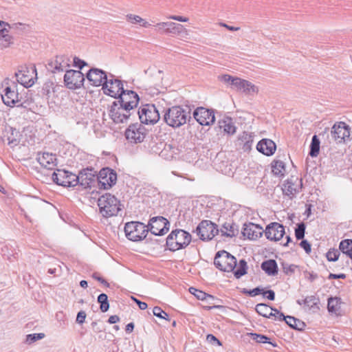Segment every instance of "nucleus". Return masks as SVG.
I'll return each instance as SVG.
<instances>
[{
  "label": "nucleus",
  "instance_id": "a18cd8bd",
  "mask_svg": "<svg viewBox=\"0 0 352 352\" xmlns=\"http://www.w3.org/2000/svg\"><path fill=\"white\" fill-rule=\"evenodd\" d=\"M44 337L45 334L43 333L28 334L26 336L25 341L28 344H32L37 340L43 339Z\"/></svg>",
  "mask_w": 352,
  "mask_h": 352
},
{
  "label": "nucleus",
  "instance_id": "412c9836",
  "mask_svg": "<svg viewBox=\"0 0 352 352\" xmlns=\"http://www.w3.org/2000/svg\"><path fill=\"white\" fill-rule=\"evenodd\" d=\"M265 234L269 240L280 241L285 234V227L276 222L272 223L266 227Z\"/></svg>",
  "mask_w": 352,
  "mask_h": 352
},
{
  "label": "nucleus",
  "instance_id": "3c124183",
  "mask_svg": "<svg viewBox=\"0 0 352 352\" xmlns=\"http://www.w3.org/2000/svg\"><path fill=\"white\" fill-rule=\"evenodd\" d=\"M206 340L208 342H210V344H217L218 346H221L222 345V343L221 342V341L219 340H218L214 336H213L212 334H208L206 337Z\"/></svg>",
  "mask_w": 352,
  "mask_h": 352
},
{
  "label": "nucleus",
  "instance_id": "864d4df0",
  "mask_svg": "<svg viewBox=\"0 0 352 352\" xmlns=\"http://www.w3.org/2000/svg\"><path fill=\"white\" fill-rule=\"evenodd\" d=\"M300 247L302 248H303L305 250V251L307 254L311 252V245L309 244V243L307 240H302L300 242Z\"/></svg>",
  "mask_w": 352,
  "mask_h": 352
},
{
  "label": "nucleus",
  "instance_id": "0eeeda50",
  "mask_svg": "<svg viewBox=\"0 0 352 352\" xmlns=\"http://www.w3.org/2000/svg\"><path fill=\"white\" fill-rule=\"evenodd\" d=\"M148 232L147 226L138 221L128 222L124 226V232L126 238L133 241H138L144 239Z\"/></svg>",
  "mask_w": 352,
  "mask_h": 352
},
{
  "label": "nucleus",
  "instance_id": "58836bf2",
  "mask_svg": "<svg viewBox=\"0 0 352 352\" xmlns=\"http://www.w3.org/2000/svg\"><path fill=\"white\" fill-rule=\"evenodd\" d=\"M320 151V140L318 138V136L316 135H314L312 137L311 145H310V152L309 155L311 157H316Z\"/></svg>",
  "mask_w": 352,
  "mask_h": 352
},
{
  "label": "nucleus",
  "instance_id": "2eb2a0df",
  "mask_svg": "<svg viewBox=\"0 0 352 352\" xmlns=\"http://www.w3.org/2000/svg\"><path fill=\"white\" fill-rule=\"evenodd\" d=\"M85 77L82 72L76 70H67L64 76V82L67 88L75 89L83 85Z\"/></svg>",
  "mask_w": 352,
  "mask_h": 352
},
{
  "label": "nucleus",
  "instance_id": "c85d7f7f",
  "mask_svg": "<svg viewBox=\"0 0 352 352\" xmlns=\"http://www.w3.org/2000/svg\"><path fill=\"white\" fill-rule=\"evenodd\" d=\"M29 70L19 71L16 73V80L25 87H30L34 83L33 78L29 75Z\"/></svg>",
  "mask_w": 352,
  "mask_h": 352
},
{
  "label": "nucleus",
  "instance_id": "a878e982",
  "mask_svg": "<svg viewBox=\"0 0 352 352\" xmlns=\"http://www.w3.org/2000/svg\"><path fill=\"white\" fill-rule=\"evenodd\" d=\"M242 234L249 239L256 240L262 236V228L254 223L245 224Z\"/></svg>",
  "mask_w": 352,
  "mask_h": 352
},
{
  "label": "nucleus",
  "instance_id": "c03bdc74",
  "mask_svg": "<svg viewBox=\"0 0 352 352\" xmlns=\"http://www.w3.org/2000/svg\"><path fill=\"white\" fill-rule=\"evenodd\" d=\"M250 337L252 338V340H255L256 342H258V343H270L273 346H276V344H273L272 342H270V338L264 335H260V334H257V333H251L250 334Z\"/></svg>",
  "mask_w": 352,
  "mask_h": 352
},
{
  "label": "nucleus",
  "instance_id": "338daca9",
  "mask_svg": "<svg viewBox=\"0 0 352 352\" xmlns=\"http://www.w3.org/2000/svg\"><path fill=\"white\" fill-rule=\"evenodd\" d=\"M133 328H134V324L133 323L131 322V323H129L126 327V331L127 332H131L133 330Z\"/></svg>",
  "mask_w": 352,
  "mask_h": 352
},
{
  "label": "nucleus",
  "instance_id": "423d86ee",
  "mask_svg": "<svg viewBox=\"0 0 352 352\" xmlns=\"http://www.w3.org/2000/svg\"><path fill=\"white\" fill-rule=\"evenodd\" d=\"M135 110L114 101L109 109V115L115 123L126 122Z\"/></svg>",
  "mask_w": 352,
  "mask_h": 352
},
{
  "label": "nucleus",
  "instance_id": "c9c22d12",
  "mask_svg": "<svg viewBox=\"0 0 352 352\" xmlns=\"http://www.w3.org/2000/svg\"><path fill=\"white\" fill-rule=\"evenodd\" d=\"M274 309L265 304L261 303L256 306V312L264 317L270 318L272 316Z\"/></svg>",
  "mask_w": 352,
  "mask_h": 352
},
{
  "label": "nucleus",
  "instance_id": "bf43d9fd",
  "mask_svg": "<svg viewBox=\"0 0 352 352\" xmlns=\"http://www.w3.org/2000/svg\"><path fill=\"white\" fill-rule=\"evenodd\" d=\"M132 298L138 305V307L141 310H144L148 307V305L146 302H142L135 298Z\"/></svg>",
  "mask_w": 352,
  "mask_h": 352
},
{
  "label": "nucleus",
  "instance_id": "37998d69",
  "mask_svg": "<svg viewBox=\"0 0 352 352\" xmlns=\"http://www.w3.org/2000/svg\"><path fill=\"white\" fill-rule=\"evenodd\" d=\"M236 78L237 77L232 76L229 74H223L218 76V80L225 84L230 85L231 88L232 89Z\"/></svg>",
  "mask_w": 352,
  "mask_h": 352
},
{
  "label": "nucleus",
  "instance_id": "f3484780",
  "mask_svg": "<svg viewBox=\"0 0 352 352\" xmlns=\"http://www.w3.org/2000/svg\"><path fill=\"white\" fill-rule=\"evenodd\" d=\"M98 179L100 188L108 189L116 183L117 175L112 169L104 168L99 172Z\"/></svg>",
  "mask_w": 352,
  "mask_h": 352
},
{
  "label": "nucleus",
  "instance_id": "ea45409f",
  "mask_svg": "<svg viewBox=\"0 0 352 352\" xmlns=\"http://www.w3.org/2000/svg\"><path fill=\"white\" fill-rule=\"evenodd\" d=\"M221 232L222 235L232 237L236 235V230L234 225L230 223H226L223 225Z\"/></svg>",
  "mask_w": 352,
  "mask_h": 352
},
{
  "label": "nucleus",
  "instance_id": "13d9d810",
  "mask_svg": "<svg viewBox=\"0 0 352 352\" xmlns=\"http://www.w3.org/2000/svg\"><path fill=\"white\" fill-rule=\"evenodd\" d=\"M7 140L8 144L12 147L16 146L19 143V141L17 138H12L10 136L7 137Z\"/></svg>",
  "mask_w": 352,
  "mask_h": 352
},
{
  "label": "nucleus",
  "instance_id": "e433bc0d",
  "mask_svg": "<svg viewBox=\"0 0 352 352\" xmlns=\"http://www.w3.org/2000/svg\"><path fill=\"white\" fill-rule=\"evenodd\" d=\"M340 250L348 255L352 259V240L344 239L342 241L339 246Z\"/></svg>",
  "mask_w": 352,
  "mask_h": 352
},
{
  "label": "nucleus",
  "instance_id": "5701e85b",
  "mask_svg": "<svg viewBox=\"0 0 352 352\" xmlns=\"http://www.w3.org/2000/svg\"><path fill=\"white\" fill-rule=\"evenodd\" d=\"M86 77L91 85L99 87L103 86L109 76L102 69L91 68L87 72Z\"/></svg>",
  "mask_w": 352,
  "mask_h": 352
},
{
  "label": "nucleus",
  "instance_id": "603ef678",
  "mask_svg": "<svg viewBox=\"0 0 352 352\" xmlns=\"http://www.w3.org/2000/svg\"><path fill=\"white\" fill-rule=\"evenodd\" d=\"M167 19H172V20H174V21H179V22H187V21H188V18L185 17V16H179V15H169V16H167Z\"/></svg>",
  "mask_w": 352,
  "mask_h": 352
},
{
  "label": "nucleus",
  "instance_id": "4be33fe9",
  "mask_svg": "<svg viewBox=\"0 0 352 352\" xmlns=\"http://www.w3.org/2000/svg\"><path fill=\"white\" fill-rule=\"evenodd\" d=\"M232 89L245 95H254L258 93V87L251 82L237 77Z\"/></svg>",
  "mask_w": 352,
  "mask_h": 352
},
{
  "label": "nucleus",
  "instance_id": "69168bd1",
  "mask_svg": "<svg viewBox=\"0 0 352 352\" xmlns=\"http://www.w3.org/2000/svg\"><path fill=\"white\" fill-rule=\"evenodd\" d=\"M221 25L226 28L228 30H229L230 31H237L240 29V28H239V27L230 26L225 23H222Z\"/></svg>",
  "mask_w": 352,
  "mask_h": 352
},
{
  "label": "nucleus",
  "instance_id": "b1692460",
  "mask_svg": "<svg viewBox=\"0 0 352 352\" xmlns=\"http://www.w3.org/2000/svg\"><path fill=\"white\" fill-rule=\"evenodd\" d=\"M36 160L41 166L49 170L54 169L57 164L56 155L52 153H38L36 156Z\"/></svg>",
  "mask_w": 352,
  "mask_h": 352
},
{
  "label": "nucleus",
  "instance_id": "a211bd4d",
  "mask_svg": "<svg viewBox=\"0 0 352 352\" xmlns=\"http://www.w3.org/2000/svg\"><path fill=\"white\" fill-rule=\"evenodd\" d=\"M71 60L65 55L56 56L47 63V69L52 73H58L65 71L69 67Z\"/></svg>",
  "mask_w": 352,
  "mask_h": 352
},
{
  "label": "nucleus",
  "instance_id": "72a5a7b5",
  "mask_svg": "<svg viewBox=\"0 0 352 352\" xmlns=\"http://www.w3.org/2000/svg\"><path fill=\"white\" fill-rule=\"evenodd\" d=\"M189 292L199 300H206L209 303L214 300V297L194 287H190Z\"/></svg>",
  "mask_w": 352,
  "mask_h": 352
},
{
  "label": "nucleus",
  "instance_id": "8fccbe9b",
  "mask_svg": "<svg viewBox=\"0 0 352 352\" xmlns=\"http://www.w3.org/2000/svg\"><path fill=\"white\" fill-rule=\"evenodd\" d=\"M263 289L260 287H256L252 290L244 289V294H248L251 296H255L260 294H263Z\"/></svg>",
  "mask_w": 352,
  "mask_h": 352
},
{
  "label": "nucleus",
  "instance_id": "052dcab7",
  "mask_svg": "<svg viewBox=\"0 0 352 352\" xmlns=\"http://www.w3.org/2000/svg\"><path fill=\"white\" fill-rule=\"evenodd\" d=\"M92 277L98 280L99 282H100L102 284L104 285L105 286H109V283L104 280L103 279L102 277L99 276L98 274L96 273H94L93 275H92Z\"/></svg>",
  "mask_w": 352,
  "mask_h": 352
},
{
  "label": "nucleus",
  "instance_id": "0e129e2a",
  "mask_svg": "<svg viewBox=\"0 0 352 352\" xmlns=\"http://www.w3.org/2000/svg\"><path fill=\"white\" fill-rule=\"evenodd\" d=\"M346 277L345 274H330L329 278H344Z\"/></svg>",
  "mask_w": 352,
  "mask_h": 352
},
{
  "label": "nucleus",
  "instance_id": "e2e57ef3",
  "mask_svg": "<svg viewBox=\"0 0 352 352\" xmlns=\"http://www.w3.org/2000/svg\"><path fill=\"white\" fill-rule=\"evenodd\" d=\"M119 320H120V318L116 315H113V316H111L109 318L108 322L110 324H115V323L119 322Z\"/></svg>",
  "mask_w": 352,
  "mask_h": 352
},
{
  "label": "nucleus",
  "instance_id": "9d476101",
  "mask_svg": "<svg viewBox=\"0 0 352 352\" xmlns=\"http://www.w3.org/2000/svg\"><path fill=\"white\" fill-rule=\"evenodd\" d=\"M195 232L200 239L205 241L211 240L218 234L219 230L216 224L210 221L204 220L198 225Z\"/></svg>",
  "mask_w": 352,
  "mask_h": 352
},
{
  "label": "nucleus",
  "instance_id": "9b49d317",
  "mask_svg": "<svg viewBox=\"0 0 352 352\" xmlns=\"http://www.w3.org/2000/svg\"><path fill=\"white\" fill-rule=\"evenodd\" d=\"M332 138L337 143H344L350 140V127L344 122H336L331 128Z\"/></svg>",
  "mask_w": 352,
  "mask_h": 352
},
{
  "label": "nucleus",
  "instance_id": "a19ab883",
  "mask_svg": "<svg viewBox=\"0 0 352 352\" xmlns=\"http://www.w3.org/2000/svg\"><path fill=\"white\" fill-rule=\"evenodd\" d=\"M319 302L318 298L314 296H310L305 298L303 300L304 305L309 309V310L314 308L318 309V303Z\"/></svg>",
  "mask_w": 352,
  "mask_h": 352
},
{
  "label": "nucleus",
  "instance_id": "7ed1b4c3",
  "mask_svg": "<svg viewBox=\"0 0 352 352\" xmlns=\"http://www.w3.org/2000/svg\"><path fill=\"white\" fill-rule=\"evenodd\" d=\"M192 239L189 232L176 229L173 230L166 239V247L172 252L186 248L190 243Z\"/></svg>",
  "mask_w": 352,
  "mask_h": 352
},
{
  "label": "nucleus",
  "instance_id": "f8f14e48",
  "mask_svg": "<svg viewBox=\"0 0 352 352\" xmlns=\"http://www.w3.org/2000/svg\"><path fill=\"white\" fill-rule=\"evenodd\" d=\"M169 226V221L166 218L160 216L151 218L146 226L148 231L153 234L162 236L168 231Z\"/></svg>",
  "mask_w": 352,
  "mask_h": 352
},
{
  "label": "nucleus",
  "instance_id": "cd10ccee",
  "mask_svg": "<svg viewBox=\"0 0 352 352\" xmlns=\"http://www.w3.org/2000/svg\"><path fill=\"white\" fill-rule=\"evenodd\" d=\"M1 98L3 103L9 107H12L19 102L18 94L10 87H6L4 89Z\"/></svg>",
  "mask_w": 352,
  "mask_h": 352
},
{
  "label": "nucleus",
  "instance_id": "7c9ffc66",
  "mask_svg": "<svg viewBox=\"0 0 352 352\" xmlns=\"http://www.w3.org/2000/svg\"><path fill=\"white\" fill-rule=\"evenodd\" d=\"M219 125L228 134L232 135L236 132V126L230 118L219 120Z\"/></svg>",
  "mask_w": 352,
  "mask_h": 352
},
{
  "label": "nucleus",
  "instance_id": "ddd939ff",
  "mask_svg": "<svg viewBox=\"0 0 352 352\" xmlns=\"http://www.w3.org/2000/svg\"><path fill=\"white\" fill-rule=\"evenodd\" d=\"M53 181L58 185L65 187H74L76 186V175L65 170H57L52 174Z\"/></svg>",
  "mask_w": 352,
  "mask_h": 352
},
{
  "label": "nucleus",
  "instance_id": "6e6d98bb",
  "mask_svg": "<svg viewBox=\"0 0 352 352\" xmlns=\"http://www.w3.org/2000/svg\"><path fill=\"white\" fill-rule=\"evenodd\" d=\"M86 318V314L83 311H80L78 313L76 317V322L79 324H82L85 322Z\"/></svg>",
  "mask_w": 352,
  "mask_h": 352
},
{
  "label": "nucleus",
  "instance_id": "c756f323",
  "mask_svg": "<svg viewBox=\"0 0 352 352\" xmlns=\"http://www.w3.org/2000/svg\"><path fill=\"white\" fill-rule=\"evenodd\" d=\"M261 269L269 276H276L278 274V266L275 260H267L261 264Z\"/></svg>",
  "mask_w": 352,
  "mask_h": 352
},
{
  "label": "nucleus",
  "instance_id": "774afa93",
  "mask_svg": "<svg viewBox=\"0 0 352 352\" xmlns=\"http://www.w3.org/2000/svg\"><path fill=\"white\" fill-rule=\"evenodd\" d=\"M250 137L247 133H243V135L239 138V140L241 142H243V140H246L248 138H250Z\"/></svg>",
  "mask_w": 352,
  "mask_h": 352
},
{
  "label": "nucleus",
  "instance_id": "39448f33",
  "mask_svg": "<svg viewBox=\"0 0 352 352\" xmlns=\"http://www.w3.org/2000/svg\"><path fill=\"white\" fill-rule=\"evenodd\" d=\"M155 26L157 32L177 36L182 41H186L189 38V31L182 24L174 22H160Z\"/></svg>",
  "mask_w": 352,
  "mask_h": 352
},
{
  "label": "nucleus",
  "instance_id": "aec40b11",
  "mask_svg": "<svg viewBox=\"0 0 352 352\" xmlns=\"http://www.w3.org/2000/svg\"><path fill=\"white\" fill-rule=\"evenodd\" d=\"M118 98H119L118 102L133 110L137 107L140 100L138 95L135 91L124 89Z\"/></svg>",
  "mask_w": 352,
  "mask_h": 352
},
{
  "label": "nucleus",
  "instance_id": "dca6fc26",
  "mask_svg": "<svg viewBox=\"0 0 352 352\" xmlns=\"http://www.w3.org/2000/svg\"><path fill=\"white\" fill-rule=\"evenodd\" d=\"M302 179L296 176H292L283 184L282 190L285 195L294 198L302 188Z\"/></svg>",
  "mask_w": 352,
  "mask_h": 352
},
{
  "label": "nucleus",
  "instance_id": "1a4fd4ad",
  "mask_svg": "<svg viewBox=\"0 0 352 352\" xmlns=\"http://www.w3.org/2000/svg\"><path fill=\"white\" fill-rule=\"evenodd\" d=\"M102 89L104 94L115 98H117L124 89L122 81L115 78L114 76L111 74L109 75L107 80L104 81Z\"/></svg>",
  "mask_w": 352,
  "mask_h": 352
},
{
  "label": "nucleus",
  "instance_id": "de8ad7c7",
  "mask_svg": "<svg viewBox=\"0 0 352 352\" xmlns=\"http://www.w3.org/2000/svg\"><path fill=\"white\" fill-rule=\"evenodd\" d=\"M305 225L303 223H300L298 225L295 230V235L298 240L303 239L305 236Z\"/></svg>",
  "mask_w": 352,
  "mask_h": 352
},
{
  "label": "nucleus",
  "instance_id": "f03ea898",
  "mask_svg": "<svg viewBox=\"0 0 352 352\" xmlns=\"http://www.w3.org/2000/svg\"><path fill=\"white\" fill-rule=\"evenodd\" d=\"M190 118V111L188 107L173 106L168 108L164 116L165 122L173 128L185 124Z\"/></svg>",
  "mask_w": 352,
  "mask_h": 352
},
{
  "label": "nucleus",
  "instance_id": "5fc2aeb1",
  "mask_svg": "<svg viewBox=\"0 0 352 352\" xmlns=\"http://www.w3.org/2000/svg\"><path fill=\"white\" fill-rule=\"evenodd\" d=\"M272 316L274 317L276 320H283V319H285L284 314L280 313L276 309H274V310L272 311Z\"/></svg>",
  "mask_w": 352,
  "mask_h": 352
},
{
  "label": "nucleus",
  "instance_id": "f257e3e1",
  "mask_svg": "<svg viewBox=\"0 0 352 352\" xmlns=\"http://www.w3.org/2000/svg\"><path fill=\"white\" fill-rule=\"evenodd\" d=\"M214 264L220 270L224 272H234L236 278H241L247 273V263L242 259L239 261L236 270V259L234 256L225 250L218 252L214 259Z\"/></svg>",
  "mask_w": 352,
  "mask_h": 352
},
{
  "label": "nucleus",
  "instance_id": "4d7b16f0",
  "mask_svg": "<svg viewBox=\"0 0 352 352\" xmlns=\"http://www.w3.org/2000/svg\"><path fill=\"white\" fill-rule=\"evenodd\" d=\"M263 296L266 297L267 299L270 300H274L275 298L274 292L272 290H267L266 292H263Z\"/></svg>",
  "mask_w": 352,
  "mask_h": 352
},
{
  "label": "nucleus",
  "instance_id": "2f4dec72",
  "mask_svg": "<svg viewBox=\"0 0 352 352\" xmlns=\"http://www.w3.org/2000/svg\"><path fill=\"white\" fill-rule=\"evenodd\" d=\"M126 21L131 24H140L142 27L148 28L151 24L139 15L129 14L126 16Z\"/></svg>",
  "mask_w": 352,
  "mask_h": 352
},
{
  "label": "nucleus",
  "instance_id": "f704fd0d",
  "mask_svg": "<svg viewBox=\"0 0 352 352\" xmlns=\"http://www.w3.org/2000/svg\"><path fill=\"white\" fill-rule=\"evenodd\" d=\"M328 311L331 313L338 314L340 309V299L337 297H331L328 299Z\"/></svg>",
  "mask_w": 352,
  "mask_h": 352
},
{
  "label": "nucleus",
  "instance_id": "473e14b6",
  "mask_svg": "<svg viewBox=\"0 0 352 352\" xmlns=\"http://www.w3.org/2000/svg\"><path fill=\"white\" fill-rule=\"evenodd\" d=\"M283 320L292 328L294 329L301 330L305 327V323L300 320L293 317V316H285V319Z\"/></svg>",
  "mask_w": 352,
  "mask_h": 352
},
{
  "label": "nucleus",
  "instance_id": "09e8293b",
  "mask_svg": "<svg viewBox=\"0 0 352 352\" xmlns=\"http://www.w3.org/2000/svg\"><path fill=\"white\" fill-rule=\"evenodd\" d=\"M153 313L154 316L160 318L169 320L168 314L164 311L160 307H155L153 309Z\"/></svg>",
  "mask_w": 352,
  "mask_h": 352
},
{
  "label": "nucleus",
  "instance_id": "79ce46f5",
  "mask_svg": "<svg viewBox=\"0 0 352 352\" xmlns=\"http://www.w3.org/2000/svg\"><path fill=\"white\" fill-rule=\"evenodd\" d=\"M98 302L100 304V309L102 312H106L109 308L108 297L105 294H101L98 297Z\"/></svg>",
  "mask_w": 352,
  "mask_h": 352
},
{
  "label": "nucleus",
  "instance_id": "6e6552de",
  "mask_svg": "<svg viewBox=\"0 0 352 352\" xmlns=\"http://www.w3.org/2000/svg\"><path fill=\"white\" fill-rule=\"evenodd\" d=\"M138 114L141 122L146 124H154L160 120L159 111L153 104L143 105Z\"/></svg>",
  "mask_w": 352,
  "mask_h": 352
},
{
  "label": "nucleus",
  "instance_id": "49530a36",
  "mask_svg": "<svg viewBox=\"0 0 352 352\" xmlns=\"http://www.w3.org/2000/svg\"><path fill=\"white\" fill-rule=\"evenodd\" d=\"M340 256V251L336 249H331L327 253V258L329 261H336Z\"/></svg>",
  "mask_w": 352,
  "mask_h": 352
},
{
  "label": "nucleus",
  "instance_id": "393cba45",
  "mask_svg": "<svg viewBox=\"0 0 352 352\" xmlns=\"http://www.w3.org/2000/svg\"><path fill=\"white\" fill-rule=\"evenodd\" d=\"M96 172L93 168H86L81 170L77 177L76 185L80 184L85 188L89 187L92 182L94 180Z\"/></svg>",
  "mask_w": 352,
  "mask_h": 352
},
{
  "label": "nucleus",
  "instance_id": "bb28decb",
  "mask_svg": "<svg viewBox=\"0 0 352 352\" xmlns=\"http://www.w3.org/2000/svg\"><path fill=\"white\" fill-rule=\"evenodd\" d=\"M257 150L263 154L270 156L274 154L276 151V144L270 139L261 140L256 146Z\"/></svg>",
  "mask_w": 352,
  "mask_h": 352
},
{
  "label": "nucleus",
  "instance_id": "6ab92c4d",
  "mask_svg": "<svg viewBox=\"0 0 352 352\" xmlns=\"http://www.w3.org/2000/svg\"><path fill=\"white\" fill-rule=\"evenodd\" d=\"M195 119L201 124L208 126L214 122L215 117L212 110L198 107L193 112Z\"/></svg>",
  "mask_w": 352,
  "mask_h": 352
},
{
  "label": "nucleus",
  "instance_id": "20e7f679",
  "mask_svg": "<svg viewBox=\"0 0 352 352\" xmlns=\"http://www.w3.org/2000/svg\"><path fill=\"white\" fill-rule=\"evenodd\" d=\"M98 206L100 212L104 217L117 215L120 210L118 200L115 196L109 193H106L98 199Z\"/></svg>",
  "mask_w": 352,
  "mask_h": 352
},
{
  "label": "nucleus",
  "instance_id": "4468645a",
  "mask_svg": "<svg viewBox=\"0 0 352 352\" xmlns=\"http://www.w3.org/2000/svg\"><path fill=\"white\" fill-rule=\"evenodd\" d=\"M146 129L141 124H131L125 131V137L131 143H140L146 137Z\"/></svg>",
  "mask_w": 352,
  "mask_h": 352
},
{
  "label": "nucleus",
  "instance_id": "4c0bfd02",
  "mask_svg": "<svg viewBox=\"0 0 352 352\" xmlns=\"http://www.w3.org/2000/svg\"><path fill=\"white\" fill-rule=\"evenodd\" d=\"M285 164L280 160L274 161L272 164V171L274 175L282 176L285 172Z\"/></svg>",
  "mask_w": 352,
  "mask_h": 352
},
{
  "label": "nucleus",
  "instance_id": "680f3d73",
  "mask_svg": "<svg viewBox=\"0 0 352 352\" xmlns=\"http://www.w3.org/2000/svg\"><path fill=\"white\" fill-rule=\"evenodd\" d=\"M74 63L75 64V66L79 67L80 69H82L84 65H86V63L77 58H74Z\"/></svg>",
  "mask_w": 352,
  "mask_h": 352
}]
</instances>
